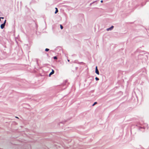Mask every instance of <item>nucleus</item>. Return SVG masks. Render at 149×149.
<instances>
[{
    "label": "nucleus",
    "mask_w": 149,
    "mask_h": 149,
    "mask_svg": "<svg viewBox=\"0 0 149 149\" xmlns=\"http://www.w3.org/2000/svg\"><path fill=\"white\" fill-rule=\"evenodd\" d=\"M6 20H5L4 21V22L1 25V29H3L5 25Z\"/></svg>",
    "instance_id": "1"
},
{
    "label": "nucleus",
    "mask_w": 149,
    "mask_h": 149,
    "mask_svg": "<svg viewBox=\"0 0 149 149\" xmlns=\"http://www.w3.org/2000/svg\"><path fill=\"white\" fill-rule=\"evenodd\" d=\"M113 27H114L113 26H112L108 28H107L106 29V30L107 31H111L113 29Z\"/></svg>",
    "instance_id": "2"
},
{
    "label": "nucleus",
    "mask_w": 149,
    "mask_h": 149,
    "mask_svg": "<svg viewBox=\"0 0 149 149\" xmlns=\"http://www.w3.org/2000/svg\"><path fill=\"white\" fill-rule=\"evenodd\" d=\"M95 73L97 74H99V72L97 69V66L95 68Z\"/></svg>",
    "instance_id": "3"
},
{
    "label": "nucleus",
    "mask_w": 149,
    "mask_h": 149,
    "mask_svg": "<svg viewBox=\"0 0 149 149\" xmlns=\"http://www.w3.org/2000/svg\"><path fill=\"white\" fill-rule=\"evenodd\" d=\"M54 70L52 69V71L49 74V76L50 77L51 75L52 74H53L54 73Z\"/></svg>",
    "instance_id": "4"
},
{
    "label": "nucleus",
    "mask_w": 149,
    "mask_h": 149,
    "mask_svg": "<svg viewBox=\"0 0 149 149\" xmlns=\"http://www.w3.org/2000/svg\"><path fill=\"white\" fill-rule=\"evenodd\" d=\"M55 9H56V10L55 12V13L56 14L57 13V12H58V11L57 8H56Z\"/></svg>",
    "instance_id": "5"
},
{
    "label": "nucleus",
    "mask_w": 149,
    "mask_h": 149,
    "mask_svg": "<svg viewBox=\"0 0 149 149\" xmlns=\"http://www.w3.org/2000/svg\"><path fill=\"white\" fill-rule=\"evenodd\" d=\"M35 60L36 62L38 64V59L37 58H36L35 59Z\"/></svg>",
    "instance_id": "6"
},
{
    "label": "nucleus",
    "mask_w": 149,
    "mask_h": 149,
    "mask_svg": "<svg viewBox=\"0 0 149 149\" xmlns=\"http://www.w3.org/2000/svg\"><path fill=\"white\" fill-rule=\"evenodd\" d=\"M60 28H61V29H62L63 28V26L61 24L60 25Z\"/></svg>",
    "instance_id": "7"
},
{
    "label": "nucleus",
    "mask_w": 149,
    "mask_h": 149,
    "mask_svg": "<svg viewBox=\"0 0 149 149\" xmlns=\"http://www.w3.org/2000/svg\"><path fill=\"white\" fill-rule=\"evenodd\" d=\"M49 49L47 48H46L45 49V51L46 52H48L49 51Z\"/></svg>",
    "instance_id": "8"
},
{
    "label": "nucleus",
    "mask_w": 149,
    "mask_h": 149,
    "mask_svg": "<svg viewBox=\"0 0 149 149\" xmlns=\"http://www.w3.org/2000/svg\"><path fill=\"white\" fill-rule=\"evenodd\" d=\"M95 79L97 81L99 80V79L97 77H96L95 78Z\"/></svg>",
    "instance_id": "9"
},
{
    "label": "nucleus",
    "mask_w": 149,
    "mask_h": 149,
    "mask_svg": "<svg viewBox=\"0 0 149 149\" xmlns=\"http://www.w3.org/2000/svg\"><path fill=\"white\" fill-rule=\"evenodd\" d=\"M97 103V102H95L94 103V104H93L92 106H94V105H95V104H96Z\"/></svg>",
    "instance_id": "10"
},
{
    "label": "nucleus",
    "mask_w": 149,
    "mask_h": 149,
    "mask_svg": "<svg viewBox=\"0 0 149 149\" xmlns=\"http://www.w3.org/2000/svg\"><path fill=\"white\" fill-rule=\"evenodd\" d=\"M54 59H57V58L56 56H54Z\"/></svg>",
    "instance_id": "11"
},
{
    "label": "nucleus",
    "mask_w": 149,
    "mask_h": 149,
    "mask_svg": "<svg viewBox=\"0 0 149 149\" xmlns=\"http://www.w3.org/2000/svg\"><path fill=\"white\" fill-rule=\"evenodd\" d=\"M3 19L4 17H0V19Z\"/></svg>",
    "instance_id": "12"
},
{
    "label": "nucleus",
    "mask_w": 149,
    "mask_h": 149,
    "mask_svg": "<svg viewBox=\"0 0 149 149\" xmlns=\"http://www.w3.org/2000/svg\"><path fill=\"white\" fill-rule=\"evenodd\" d=\"M100 2L101 3H102L103 2V1L101 0V1Z\"/></svg>",
    "instance_id": "13"
},
{
    "label": "nucleus",
    "mask_w": 149,
    "mask_h": 149,
    "mask_svg": "<svg viewBox=\"0 0 149 149\" xmlns=\"http://www.w3.org/2000/svg\"><path fill=\"white\" fill-rule=\"evenodd\" d=\"M68 62H69V61H70V60H68Z\"/></svg>",
    "instance_id": "14"
},
{
    "label": "nucleus",
    "mask_w": 149,
    "mask_h": 149,
    "mask_svg": "<svg viewBox=\"0 0 149 149\" xmlns=\"http://www.w3.org/2000/svg\"><path fill=\"white\" fill-rule=\"evenodd\" d=\"M16 117V118H18V117Z\"/></svg>",
    "instance_id": "15"
},
{
    "label": "nucleus",
    "mask_w": 149,
    "mask_h": 149,
    "mask_svg": "<svg viewBox=\"0 0 149 149\" xmlns=\"http://www.w3.org/2000/svg\"><path fill=\"white\" fill-rule=\"evenodd\" d=\"M1 21V19H0V21Z\"/></svg>",
    "instance_id": "16"
}]
</instances>
